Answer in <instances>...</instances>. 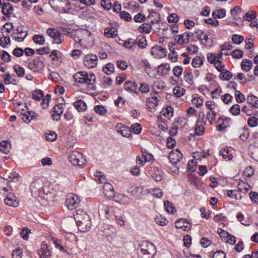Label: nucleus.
Returning a JSON list of instances; mask_svg holds the SVG:
<instances>
[{"label":"nucleus","instance_id":"29","mask_svg":"<svg viewBox=\"0 0 258 258\" xmlns=\"http://www.w3.org/2000/svg\"><path fill=\"white\" fill-rule=\"evenodd\" d=\"M170 70V67L169 63H162L158 67L157 72L160 76L166 75Z\"/></svg>","mask_w":258,"mask_h":258},{"label":"nucleus","instance_id":"24","mask_svg":"<svg viewBox=\"0 0 258 258\" xmlns=\"http://www.w3.org/2000/svg\"><path fill=\"white\" fill-rule=\"evenodd\" d=\"M153 158V156L151 154H147V155L144 154H142L141 155H139L137 157L136 162L138 165L140 166H143L144 165L147 161L151 160Z\"/></svg>","mask_w":258,"mask_h":258},{"label":"nucleus","instance_id":"50","mask_svg":"<svg viewBox=\"0 0 258 258\" xmlns=\"http://www.w3.org/2000/svg\"><path fill=\"white\" fill-rule=\"evenodd\" d=\"M184 79L188 84H194V80L192 74L191 72L185 71L184 73Z\"/></svg>","mask_w":258,"mask_h":258},{"label":"nucleus","instance_id":"2","mask_svg":"<svg viewBox=\"0 0 258 258\" xmlns=\"http://www.w3.org/2000/svg\"><path fill=\"white\" fill-rule=\"evenodd\" d=\"M74 217L78 229L81 231L86 232L90 229L91 226L90 218L82 209L77 210L74 213Z\"/></svg>","mask_w":258,"mask_h":258},{"label":"nucleus","instance_id":"33","mask_svg":"<svg viewBox=\"0 0 258 258\" xmlns=\"http://www.w3.org/2000/svg\"><path fill=\"white\" fill-rule=\"evenodd\" d=\"M232 149L229 148H225L222 150H221L219 152V154L222 156L223 158L227 160H231L233 156L231 153Z\"/></svg>","mask_w":258,"mask_h":258},{"label":"nucleus","instance_id":"59","mask_svg":"<svg viewBox=\"0 0 258 258\" xmlns=\"http://www.w3.org/2000/svg\"><path fill=\"white\" fill-rule=\"evenodd\" d=\"M256 13L254 11L247 12L243 16V19L245 21H252L255 19Z\"/></svg>","mask_w":258,"mask_h":258},{"label":"nucleus","instance_id":"8","mask_svg":"<svg viewBox=\"0 0 258 258\" xmlns=\"http://www.w3.org/2000/svg\"><path fill=\"white\" fill-rule=\"evenodd\" d=\"M45 59L42 56H38L29 62L28 68L35 73H41L45 68Z\"/></svg>","mask_w":258,"mask_h":258},{"label":"nucleus","instance_id":"45","mask_svg":"<svg viewBox=\"0 0 258 258\" xmlns=\"http://www.w3.org/2000/svg\"><path fill=\"white\" fill-rule=\"evenodd\" d=\"M216 114V111H208L207 112L206 117L209 125H211L213 124V121L215 119Z\"/></svg>","mask_w":258,"mask_h":258},{"label":"nucleus","instance_id":"34","mask_svg":"<svg viewBox=\"0 0 258 258\" xmlns=\"http://www.w3.org/2000/svg\"><path fill=\"white\" fill-rule=\"evenodd\" d=\"M2 9L3 14L6 16L12 14L14 11L12 5L10 3H4L2 5Z\"/></svg>","mask_w":258,"mask_h":258},{"label":"nucleus","instance_id":"17","mask_svg":"<svg viewBox=\"0 0 258 258\" xmlns=\"http://www.w3.org/2000/svg\"><path fill=\"white\" fill-rule=\"evenodd\" d=\"M116 131L125 138H129L131 135V130L122 123H118L115 126Z\"/></svg>","mask_w":258,"mask_h":258},{"label":"nucleus","instance_id":"1","mask_svg":"<svg viewBox=\"0 0 258 258\" xmlns=\"http://www.w3.org/2000/svg\"><path fill=\"white\" fill-rule=\"evenodd\" d=\"M99 211L104 212L106 217L110 221H115L120 226L124 225L123 212L116 207L100 204Z\"/></svg>","mask_w":258,"mask_h":258},{"label":"nucleus","instance_id":"58","mask_svg":"<svg viewBox=\"0 0 258 258\" xmlns=\"http://www.w3.org/2000/svg\"><path fill=\"white\" fill-rule=\"evenodd\" d=\"M33 40L36 43L39 45H43L45 43L44 37L41 35H34Z\"/></svg>","mask_w":258,"mask_h":258},{"label":"nucleus","instance_id":"13","mask_svg":"<svg viewBox=\"0 0 258 258\" xmlns=\"http://www.w3.org/2000/svg\"><path fill=\"white\" fill-rule=\"evenodd\" d=\"M46 33L53 38L54 42L57 44H60L63 41V35L54 29H48L46 31Z\"/></svg>","mask_w":258,"mask_h":258},{"label":"nucleus","instance_id":"43","mask_svg":"<svg viewBox=\"0 0 258 258\" xmlns=\"http://www.w3.org/2000/svg\"><path fill=\"white\" fill-rule=\"evenodd\" d=\"M238 189L240 192L246 193L249 188L250 186L246 182L243 181L240 182L238 184Z\"/></svg>","mask_w":258,"mask_h":258},{"label":"nucleus","instance_id":"61","mask_svg":"<svg viewBox=\"0 0 258 258\" xmlns=\"http://www.w3.org/2000/svg\"><path fill=\"white\" fill-rule=\"evenodd\" d=\"M124 46L127 48L134 50L136 48V46L135 45V40L133 39H128L127 41L124 42Z\"/></svg>","mask_w":258,"mask_h":258},{"label":"nucleus","instance_id":"54","mask_svg":"<svg viewBox=\"0 0 258 258\" xmlns=\"http://www.w3.org/2000/svg\"><path fill=\"white\" fill-rule=\"evenodd\" d=\"M5 203L6 205L13 206V207H17L19 205V202L16 199H13V198L7 197L5 200Z\"/></svg>","mask_w":258,"mask_h":258},{"label":"nucleus","instance_id":"41","mask_svg":"<svg viewBox=\"0 0 258 258\" xmlns=\"http://www.w3.org/2000/svg\"><path fill=\"white\" fill-rule=\"evenodd\" d=\"M227 196L231 198L235 199L237 200H239L241 199V195L240 191L238 190H229L227 191Z\"/></svg>","mask_w":258,"mask_h":258},{"label":"nucleus","instance_id":"31","mask_svg":"<svg viewBox=\"0 0 258 258\" xmlns=\"http://www.w3.org/2000/svg\"><path fill=\"white\" fill-rule=\"evenodd\" d=\"M135 40V45L140 48H144L147 45L146 37L143 35H139Z\"/></svg>","mask_w":258,"mask_h":258},{"label":"nucleus","instance_id":"3","mask_svg":"<svg viewBox=\"0 0 258 258\" xmlns=\"http://www.w3.org/2000/svg\"><path fill=\"white\" fill-rule=\"evenodd\" d=\"M95 179L98 183H104L102 187L104 195L109 199H113L115 197V193L114 191L113 186L108 182H105L106 181L105 176L103 173L100 171H97L95 173Z\"/></svg>","mask_w":258,"mask_h":258},{"label":"nucleus","instance_id":"14","mask_svg":"<svg viewBox=\"0 0 258 258\" xmlns=\"http://www.w3.org/2000/svg\"><path fill=\"white\" fill-rule=\"evenodd\" d=\"M150 53L155 58H161L166 55V50L160 46L156 45L151 48Z\"/></svg>","mask_w":258,"mask_h":258},{"label":"nucleus","instance_id":"47","mask_svg":"<svg viewBox=\"0 0 258 258\" xmlns=\"http://www.w3.org/2000/svg\"><path fill=\"white\" fill-rule=\"evenodd\" d=\"M46 140L49 142H53L56 140L57 135L55 132L48 131L45 134Z\"/></svg>","mask_w":258,"mask_h":258},{"label":"nucleus","instance_id":"32","mask_svg":"<svg viewBox=\"0 0 258 258\" xmlns=\"http://www.w3.org/2000/svg\"><path fill=\"white\" fill-rule=\"evenodd\" d=\"M138 86L134 82L126 81L124 84V89L128 92L136 93Z\"/></svg>","mask_w":258,"mask_h":258},{"label":"nucleus","instance_id":"62","mask_svg":"<svg viewBox=\"0 0 258 258\" xmlns=\"http://www.w3.org/2000/svg\"><path fill=\"white\" fill-rule=\"evenodd\" d=\"M253 173L254 170L251 166L245 167L243 172V175L245 177H250Z\"/></svg>","mask_w":258,"mask_h":258},{"label":"nucleus","instance_id":"15","mask_svg":"<svg viewBox=\"0 0 258 258\" xmlns=\"http://www.w3.org/2000/svg\"><path fill=\"white\" fill-rule=\"evenodd\" d=\"M175 227L182 231H187L191 229V224L186 219H180L176 221Z\"/></svg>","mask_w":258,"mask_h":258},{"label":"nucleus","instance_id":"9","mask_svg":"<svg viewBox=\"0 0 258 258\" xmlns=\"http://www.w3.org/2000/svg\"><path fill=\"white\" fill-rule=\"evenodd\" d=\"M48 3L54 10L65 12L69 9L70 5L68 0H48Z\"/></svg>","mask_w":258,"mask_h":258},{"label":"nucleus","instance_id":"42","mask_svg":"<svg viewBox=\"0 0 258 258\" xmlns=\"http://www.w3.org/2000/svg\"><path fill=\"white\" fill-rule=\"evenodd\" d=\"M61 30L63 35L68 36L70 37L73 38L74 40L75 39V35L77 32V29L72 30L70 28L63 27L61 28Z\"/></svg>","mask_w":258,"mask_h":258},{"label":"nucleus","instance_id":"12","mask_svg":"<svg viewBox=\"0 0 258 258\" xmlns=\"http://www.w3.org/2000/svg\"><path fill=\"white\" fill-rule=\"evenodd\" d=\"M51 248L45 241L41 243L40 249L37 250V253L40 258H50L51 255Z\"/></svg>","mask_w":258,"mask_h":258},{"label":"nucleus","instance_id":"36","mask_svg":"<svg viewBox=\"0 0 258 258\" xmlns=\"http://www.w3.org/2000/svg\"><path fill=\"white\" fill-rule=\"evenodd\" d=\"M75 108L79 112L85 111L87 108L86 103L81 100H78L74 103Z\"/></svg>","mask_w":258,"mask_h":258},{"label":"nucleus","instance_id":"52","mask_svg":"<svg viewBox=\"0 0 258 258\" xmlns=\"http://www.w3.org/2000/svg\"><path fill=\"white\" fill-rule=\"evenodd\" d=\"M203 63V58L196 56L192 60L191 64L192 66L195 68H199L201 67Z\"/></svg>","mask_w":258,"mask_h":258},{"label":"nucleus","instance_id":"56","mask_svg":"<svg viewBox=\"0 0 258 258\" xmlns=\"http://www.w3.org/2000/svg\"><path fill=\"white\" fill-rule=\"evenodd\" d=\"M114 70V65L111 63H107L103 69L104 73L107 75L112 73Z\"/></svg>","mask_w":258,"mask_h":258},{"label":"nucleus","instance_id":"6","mask_svg":"<svg viewBox=\"0 0 258 258\" xmlns=\"http://www.w3.org/2000/svg\"><path fill=\"white\" fill-rule=\"evenodd\" d=\"M73 79L76 82L89 85L95 83L96 76L91 72H78L73 75Z\"/></svg>","mask_w":258,"mask_h":258},{"label":"nucleus","instance_id":"40","mask_svg":"<svg viewBox=\"0 0 258 258\" xmlns=\"http://www.w3.org/2000/svg\"><path fill=\"white\" fill-rule=\"evenodd\" d=\"M104 34L108 38L114 37L117 36V31L114 27L107 28L104 30Z\"/></svg>","mask_w":258,"mask_h":258},{"label":"nucleus","instance_id":"25","mask_svg":"<svg viewBox=\"0 0 258 258\" xmlns=\"http://www.w3.org/2000/svg\"><path fill=\"white\" fill-rule=\"evenodd\" d=\"M159 21V14L156 12L153 11V10L150 11L148 16V21L151 23V24L153 25L157 24Z\"/></svg>","mask_w":258,"mask_h":258},{"label":"nucleus","instance_id":"46","mask_svg":"<svg viewBox=\"0 0 258 258\" xmlns=\"http://www.w3.org/2000/svg\"><path fill=\"white\" fill-rule=\"evenodd\" d=\"M226 10L224 9H216L212 13L214 18H223L225 16Z\"/></svg>","mask_w":258,"mask_h":258},{"label":"nucleus","instance_id":"63","mask_svg":"<svg viewBox=\"0 0 258 258\" xmlns=\"http://www.w3.org/2000/svg\"><path fill=\"white\" fill-rule=\"evenodd\" d=\"M140 91L142 93L147 94L150 91V86L146 83H142L140 85Z\"/></svg>","mask_w":258,"mask_h":258},{"label":"nucleus","instance_id":"57","mask_svg":"<svg viewBox=\"0 0 258 258\" xmlns=\"http://www.w3.org/2000/svg\"><path fill=\"white\" fill-rule=\"evenodd\" d=\"M164 206L165 210L169 213L173 214L175 211L173 204L169 201H166Z\"/></svg>","mask_w":258,"mask_h":258},{"label":"nucleus","instance_id":"55","mask_svg":"<svg viewBox=\"0 0 258 258\" xmlns=\"http://www.w3.org/2000/svg\"><path fill=\"white\" fill-rule=\"evenodd\" d=\"M183 68L180 66H177L173 68L172 72L174 75L179 78L183 73Z\"/></svg>","mask_w":258,"mask_h":258},{"label":"nucleus","instance_id":"64","mask_svg":"<svg viewBox=\"0 0 258 258\" xmlns=\"http://www.w3.org/2000/svg\"><path fill=\"white\" fill-rule=\"evenodd\" d=\"M220 78L225 80H229L231 78L232 75L231 73L226 70L223 69V72H220Z\"/></svg>","mask_w":258,"mask_h":258},{"label":"nucleus","instance_id":"19","mask_svg":"<svg viewBox=\"0 0 258 258\" xmlns=\"http://www.w3.org/2000/svg\"><path fill=\"white\" fill-rule=\"evenodd\" d=\"M151 97L149 98L146 101V105L151 109H154L158 105L159 99L157 96V93L151 94Z\"/></svg>","mask_w":258,"mask_h":258},{"label":"nucleus","instance_id":"48","mask_svg":"<svg viewBox=\"0 0 258 258\" xmlns=\"http://www.w3.org/2000/svg\"><path fill=\"white\" fill-rule=\"evenodd\" d=\"M152 25L149 23L143 24L139 28V31L142 33H149L152 29Z\"/></svg>","mask_w":258,"mask_h":258},{"label":"nucleus","instance_id":"23","mask_svg":"<svg viewBox=\"0 0 258 258\" xmlns=\"http://www.w3.org/2000/svg\"><path fill=\"white\" fill-rule=\"evenodd\" d=\"M190 38L189 33L185 32L180 35H176L175 38V41L179 44H184L188 43Z\"/></svg>","mask_w":258,"mask_h":258},{"label":"nucleus","instance_id":"10","mask_svg":"<svg viewBox=\"0 0 258 258\" xmlns=\"http://www.w3.org/2000/svg\"><path fill=\"white\" fill-rule=\"evenodd\" d=\"M81 202L79 197L74 194H69L67 196L66 205L69 210H72L77 208Z\"/></svg>","mask_w":258,"mask_h":258},{"label":"nucleus","instance_id":"53","mask_svg":"<svg viewBox=\"0 0 258 258\" xmlns=\"http://www.w3.org/2000/svg\"><path fill=\"white\" fill-rule=\"evenodd\" d=\"M205 128L202 123L196 122L195 127V132L198 136H201L204 133Z\"/></svg>","mask_w":258,"mask_h":258},{"label":"nucleus","instance_id":"44","mask_svg":"<svg viewBox=\"0 0 258 258\" xmlns=\"http://www.w3.org/2000/svg\"><path fill=\"white\" fill-rule=\"evenodd\" d=\"M173 94L177 97H180L184 95L185 90L182 87L176 86L173 89Z\"/></svg>","mask_w":258,"mask_h":258},{"label":"nucleus","instance_id":"60","mask_svg":"<svg viewBox=\"0 0 258 258\" xmlns=\"http://www.w3.org/2000/svg\"><path fill=\"white\" fill-rule=\"evenodd\" d=\"M247 124L251 127H256L258 124V118L254 116H251L248 118Z\"/></svg>","mask_w":258,"mask_h":258},{"label":"nucleus","instance_id":"28","mask_svg":"<svg viewBox=\"0 0 258 258\" xmlns=\"http://www.w3.org/2000/svg\"><path fill=\"white\" fill-rule=\"evenodd\" d=\"M22 119L26 123H29L33 118H36L37 115L33 111H25L22 114Z\"/></svg>","mask_w":258,"mask_h":258},{"label":"nucleus","instance_id":"38","mask_svg":"<svg viewBox=\"0 0 258 258\" xmlns=\"http://www.w3.org/2000/svg\"><path fill=\"white\" fill-rule=\"evenodd\" d=\"M51 241L54 245L55 248L59 249L60 251L63 250L67 251V248L68 247H66V245H64L62 241L57 239H55L54 238H52L51 239Z\"/></svg>","mask_w":258,"mask_h":258},{"label":"nucleus","instance_id":"30","mask_svg":"<svg viewBox=\"0 0 258 258\" xmlns=\"http://www.w3.org/2000/svg\"><path fill=\"white\" fill-rule=\"evenodd\" d=\"M163 173L158 167H154L151 175L153 178L156 181H160L163 178Z\"/></svg>","mask_w":258,"mask_h":258},{"label":"nucleus","instance_id":"26","mask_svg":"<svg viewBox=\"0 0 258 258\" xmlns=\"http://www.w3.org/2000/svg\"><path fill=\"white\" fill-rule=\"evenodd\" d=\"M6 179L10 182H18L19 180L20 175L16 172L7 171L5 174Z\"/></svg>","mask_w":258,"mask_h":258},{"label":"nucleus","instance_id":"51","mask_svg":"<svg viewBox=\"0 0 258 258\" xmlns=\"http://www.w3.org/2000/svg\"><path fill=\"white\" fill-rule=\"evenodd\" d=\"M166 87V83L162 80L155 81L152 85L154 90H162Z\"/></svg>","mask_w":258,"mask_h":258},{"label":"nucleus","instance_id":"16","mask_svg":"<svg viewBox=\"0 0 258 258\" xmlns=\"http://www.w3.org/2000/svg\"><path fill=\"white\" fill-rule=\"evenodd\" d=\"M182 158V154L178 149L172 150L169 155V160L173 164L179 162Z\"/></svg>","mask_w":258,"mask_h":258},{"label":"nucleus","instance_id":"18","mask_svg":"<svg viewBox=\"0 0 258 258\" xmlns=\"http://www.w3.org/2000/svg\"><path fill=\"white\" fill-rule=\"evenodd\" d=\"M163 31V33L166 35L167 38H172L178 32V26L176 24H172Z\"/></svg>","mask_w":258,"mask_h":258},{"label":"nucleus","instance_id":"21","mask_svg":"<svg viewBox=\"0 0 258 258\" xmlns=\"http://www.w3.org/2000/svg\"><path fill=\"white\" fill-rule=\"evenodd\" d=\"M230 121V119L229 118L224 116L220 117L218 120L217 130L221 131L225 129L229 126Z\"/></svg>","mask_w":258,"mask_h":258},{"label":"nucleus","instance_id":"35","mask_svg":"<svg viewBox=\"0 0 258 258\" xmlns=\"http://www.w3.org/2000/svg\"><path fill=\"white\" fill-rule=\"evenodd\" d=\"M241 68L242 71L248 72L252 68V62L251 60L248 59H242L241 63Z\"/></svg>","mask_w":258,"mask_h":258},{"label":"nucleus","instance_id":"4","mask_svg":"<svg viewBox=\"0 0 258 258\" xmlns=\"http://www.w3.org/2000/svg\"><path fill=\"white\" fill-rule=\"evenodd\" d=\"M138 250L140 258H152L156 252V247L152 243L143 241L140 244Z\"/></svg>","mask_w":258,"mask_h":258},{"label":"nucleus","instance_id":"11","mask_svg":"<svg viewBox=\"0 0 258 258\" xmlns=\"http://www.w3.org/2000/svg\"><path fill=\"white\" fill-rule=\"evenodd\" d=\"M83 64L88 69L95 68L98 64L97 56L93 53H90L86 55L83 57Z\"/></svg>","mask_w":258,"mask_h":258},{"label":"nucleus","instance_id":"37","mask_svg":"<svg viewBox=\"0 0 258 258\" xmlns=\"http://www.w3.org/2000/svg\"><path fill=\"white\" fill-rule=\"evenodd\" d=\"M11 148V145L10 141H3L0 144V151L8 154Z\"/></svg>","mask_w":258,"mask_h":258},{"label":"nucleus","instance_id":"22","mask_svg":"<svg viewBox=\"0 0 258 258\" xmlns=\"http://www.w3.org/2000/svg\"><path fill=\"white\" fill-rule=\"evenodd\" d=\"M213 39L214 35L213 32L210 31L205 32L201 40L205 45L210 46L213 41Z\"/></svg>","mask_w":258,"mask_h":258},{"label":"nucleus","instance_id":"5","mask_svg":"<svg viewBox=\"0 0 258 258\" xmlns=\"http://www.w3.org/2000/svg\"><path fill=\"white\" fill-rule=\"evenodd\" d=\"M93 40V36L91 33L87 29H77L74 41L78 42L81 45L89 44Z\"/></svg>","mask_w":258,"mask_h":258},{"label":"nucleus","instance_id":"39","mask_svg":"<svg viewBox=\"0 0 258 258\" xmlns=\"http://www.w3.org/2000/svg\"><path fill=\"white\" fill-rule=\"evenodd\" d=\"M191 102L193 105L198 108L203 105L204 100L198 95L195 94L192 96Z\"/></svg>","mask_w":258,"mask_h":258},{"label":"nucleus","instance_id":"49","mask_svg":"<svg viewBox=\"0 0 258 258\" xmlns=\"http://www.w3.org/2000/svg\"><path fill=\"white\" fill-rule=\"evenodd\" d=\"M197 122L209 125L208 120H207L206 115H205L204 112L201 111L199 112Z\"/></svg>","mask_w":258,"mask_h":258},{"label":"nucleus","instance_id":"20","mask_svg":"<svg viewBox=\"0 0 258 258\" xmlns=\"http://www.w3.org/2000/svg\"><path fill=\"white\" fill-rule=\"evenodd\" d=\"M62 104H58L55 105L52 108L53 112L52 114V117L53 120H58L60 118L61 115L63 111V108Z\"/></svg>","mask_w":258,"mask_h":258},{"label":"nucleus","instance_id":"7","mask_svg":"<svg viewBox=\"0 0 258 258\" xmlns=\"http://www.w3.org/2000/svg\"><path fill=\"white\" fill-rule=\"evenodd\" d=\"M69 161L74 166L83 167L86 163V157L81 153L77 151H72L68 153Z\"/></svg>","mask_w":258,"mask_h":258},{"label":"nucleus","instance_id":"27","mask_svg":"<svg viewBox=\"0 0 258 258\" xmlns=\"http://www.w3.org/2000/svg\"><path fill=\"white\" fill-rule=\"evenodd\" d=\"M246 101L247 104H249L250 106L254 108H258V97L256 96L249 94L246 98Z\"/></svg>","mask_w":258,"mask_h":258}]
</instances>
